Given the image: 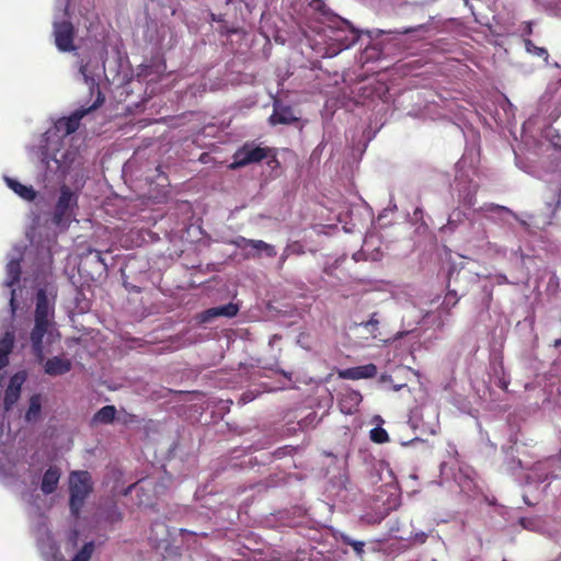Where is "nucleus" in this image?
I'll return each instance as SVG.
<instances>
[{"instance_id": "1", "label": "nucleus", "mask_w": 561, "mask_h": 561, "mask_svg": "<svg viewBox=\"0 0 561 561\" xmlns=\"http://www.w3.org/2000/svg\"><path fill=\"white\" fill-rule=\"evenodd\" d=\"M58 142L51 141L53 150H48V144L45 151L42 153V162L45 164L47 173H62L68 172L78 159V153L75 150L67 149L62 152L57 148Z\"/></svg>"}, {"instance_id": "2", "label": "nucleus", "mask_w": 561, "mask_h": 561, "mask_svg": "<svg viewBox=\"0 0 561 561\" xmlns=\"http://www.w3.org/2000/svg\"><path fill=\"white\" fill-rule=\"evenodd\" d=\"M70 508L78 514L85 497L92 491L91 476L87 471H73L69 477Z\"/></svg>"}, {"instance_id": "3", "label": "nucleus", "mask_w": 561, "mask_h": 561, "mask_svg": "<svg viewBox=\"0 0 561 561\" xmlns=\"http://www.w3.org/2000/svg\"><path fill=\"white\" fill-rule=\"evenodd\" d=\"M95 105L91 106L89 110H79L76 111L69 117H64L57 121L55 128L50 129L46 133V141L48 142V150H53L51 141L59 142L60 136H68L76 131L79 127L80 119Z\"/></svg>"}, {"instance_id": "4", "label": "nucleus", "mask_w": 561, "mask_h": 561, "mask_svg": "<svg viewBox=\"0 0 561 561\" xmlns=\"http://www.w3.org/2000/svg\"><path fill=\"white\" fill-rule=\"evenodd\" d=\"M331 31L333 33L331 39L336 43V48H333L332 55L351 47L359 38L358 32L346 20L336 21L335 28L331 27Z\"/></svg>"}, {"instance_id": "5", "label": "nucleus", "mask_w": 561, "mask_h": 561, "mask_svg": "<svg viewBox=\"0 0 561 561\" xmlns=\"http://www.w3.org/2000/svg\"><path fill=\"white\" fill-rule=\"evenodd\" d=\"M267 157V149L254 144H245L233 154V161L229 165L231 170L260 162Z\"/></svg>"}, {"instance_id": "6", "label": "nucleus", "mask_w": 561, "mask_h": 561, "mask_svg": "<svg viewBox=\"0 0 561 561\" xmlns=\"http://www.w3.org/2000/svg\"><path fill=\"white\" fill-rule=\"evenodd\" d=\"M38 549L46 561H64L50 533L43 524L36 530Z\"/></svg>"}, {"instance_id": "7", "label": "nucleus", "mask_w": 561, "mask_h": 561, "mask_svg": "<svg viewBox=\"0 0 561 561\" xmlns=\"http://www.w3.org/2000/svg\"><path fill=\"white\" fill-rule=\"evenodd\" d=\"M54 36L57 48L61 51H71L75 49L72 44L73 27L69 22H54Z\"/></svg>"}, {"instance_id": "8", "label": "nucleus", "mask_w": 561, "mask_h": 561, "mask_svg": "<svg viewBox=\"0 0 561 561\" xmlns=\"http://www.w3.org/2000/svg\"><path fill=\"white\" fill-rule=\"evenodd\" d=\"M53 334V327L35 323L34 329L31 332V342H32V350L35 356L38 358V360L44 359V346H43V339L45 335H47V339L49 340Z\"/></svg>"}, {"instance_id": "9", "label": "nucleus", "mask_w": 561, "mask_h": 561, "mask_svg": "<svg viewBox=\"0 0 561 561\" xmlns=\"http://www.w3.org/2000/svg\"><path fill=\"white\" fill-rule=\"evenodd\" d=\"M76 195L68 187H61L60 196L55 210V219L58 225H60L64 218L68 216V211L73 205H76Z\"/></svg>"}, {"instance_id": "10", "label": "nucleus", "mask_w": 561, "mask_h": 561, "mask_svg": "<svg viewBox=\"0 0 561 561\" xmlns=\"http://www.w3.org/2000/svg\"><path fill=\"white\" fill-rule=\"evenodd\" d=\"M35 323L53 327V306L47 299L44 290H39L37 293Z\"/></svg>"}, {"instance_id": "11", "label": "nucleus", "mask_w": 561, "mask_h": 561, "mask_svg": "<svg viewBox=\"0 0 561 561\" xmlns=\"http://www.w3.org/2000/svg\"><path fill=\"white\" fill-rule=\"evenodd\" d=\"M25 379H26V374L23 371L16 373L10 379V383L8 386V389L5 391V397H4V407L7 410L11 409V407L20 398L21 388H22V385L24 383Z\"/></svg>"}, {"instance_id": "12", "label": "nucleus", "mask_w": 561, "mask_h": 561, "mask_svg": "<svg viewBox=\"0 0 561 561\" xmlns=\"http://www.w3.org/2000/svg\"><path fill=\"white\" fill-rule=\"evenodd\" d=\"M101 72L102 67H100L98 62L89 61L80 67L82 80L91 93H93L94 89L98 88V79L101 76Z\"/></svg>"}, {"instance_id": "13", "label": "nucleus", "mask_w": 561, "mask_h": 561, "mask_svg": "<svg viewBox=\"0 0 561 561\" xmlns=\"http://www.w3.org/2000/svg\"><path fill=\"white\" fill-rule=\"evenodd\" d=\"M15 254L12 255L5 266V279L4 285L7 287H12L19 279L21 274L20 260L22 256L21 249L14 248Z\"/></svg>"}, {"instance_id": "14", "label": "nucleus", "mask_w": 561, "mask_h": 561, "mask_svg": "<svg viewBox=\"0 0 561 561\" xmlns=\"http://www.w3.org/2000/svg\"><path fill=\"white\" fill-rule=\"evenodd\" d=\"M550 463L551 460H546L534 465L524 476L526 482L531 484L547 480L550 474Z\"/></svg>"}, {"instance_id": "15", "label": "nucleus", "mask_w": 561, "mask_h": 561, "mask_svg": "<svg viewBox=\"0 0 561 561\" xmlns=\"http://www.w3.org/2000/svg\"><path fill=\"white\" fill-rule=\"evenodd\" d=\"M239 311V308L234 304H228L220 307L210 308L199 314L201 322H209L216 317H234Z\"/></svg>"}, {"instance_id": "16", "label": "nucleus", "mask_w": 561, "mask_h": 561, "mask_svg": "<svg viewBox=\"0 0 561 561\" xmlns=\"http://www.w3.org/2000/svg\"><path fill=\"white\" fill-rule=\"evenodd\" d=\"M377 374V367L374 364H367L354 368H348L340 373V376L346 379L357 380L371 378Z\"/></svg>"}, {"instance_id": "17", "label": "nucleus", "mask_w": 561, "mask_h": 561, "mask_svg": "<svg viewBox=\"0 0 561 561\" xmlns=\"http://www.w3.org/2000/svg\"><path fill=\"white\" fill-rule=\"evenodd\" d=\"M71 369V362L67 358L55 356L49 358L45 365L44 370L47 375L58 376L68 373Z\"/></svg>"}, {"instance_id": "18", "label": "nucleus", "mask_w": 561, "mask_h": 561, "mask_svg": "<svg viewBox=\"0 0 561 561\" xmlns=\"http://www.w3.org/2000/svg\"><path fill=\"white\" fill-rule=\"evenodd\" d=\"M61 472L57 467H49L43 474L41 490L44 494L53 493L59 483Z\"/></svg>"}, {"instance_id": "19", "label": "nucleus", "mask_w": 561, "mask_h": 561, "mask_svg": "<svg viewBox=\"0 0 561 561\" xmlns=\"http://www.w3.org/2000/svg\"><path fill=\"white\" fill-rule=\"evenodd\" d=\"M297 117L293 113L290 107L282 106L278 102L274 103V113L270 116V124H290L295 122Z\"/></svg>"}, {"instance_id": "20", "label": "nucleus", "mask_w": 561, "mask_h": 561, "mask_svg": "<svg viewBox=\"0 0 561 561\" xmlns=\"http://www.w3.org/2000/svg\"><path fill=\"white\" fill-rule=\"evenodd\" d=\"M360 401L362 396L359 392L355 390H348L342 396L340 400L341 411L345 414H352L353 411L359 405Z\"/></svg>"}, {"instance_id": "21", "label": "nucleus", "mask_w": 561, "mask_h": 561, "mask_svg": "<svg viewBox=\"0 0 561 561\" xmlns=\"http://www.w3.org/2000/svg\"><path fill=\"white\" fill-rule=\"evenodd\" d=\"M250 248L253 249V252L247 253V257H260L262 254L274 257L277 254L275 247L263 240H252Z\"/></svg>"}, {"instance_id": "22", "label": "nucleus", "mask_w": 561, "mask_h": 561, "mask_svg": "<svg viewBox=\"0 0 561 561\" xmlns=\"http://www.w3.org/2000/svg\"><path fill=\"white\" fill-rule=\"evenodd\" d=\"M43 397L41 394H34L30 399L28 408L25 412V420L28 423L36 422L41 417Z\"/></svg>"}, {"instance_id": "23", "label": "nucleus", "mask_w": 561, "mask_h": 561, "mask_svg": "<svg viewBox=\"0 0 561 561\" xmlns=\"http://www.w3.org/2000/svg\"><path fill=\"white\" fill-rule=\"evenodd\" d=\"M5 181L8 186L12 188L23 199L33 201L35 198L36 192L33 190L32 186H25L19 183L18 181L9 178H7Z\"/></svg>"}, {"instance_id": "24", "label": "nucleus", "mask_w": 561, "mask_h": 561, "mask_svg": "<svg viewBox=\"0 0 561 561\" xmlns=\"http://www.w3.org/2000/svg\"><path fill=\"white\" fill-rule=\"evenodd\" d=\"M116 414L114 405H105L100 409L93 416V423L95 424H108L111 423Z\"/></svg>"}, {"instance_id": "25", "label": "nucleus", "mask_w": 561, "mask_h": 561, "mask_svg": "<svg viewBox=\"0 0 561 561\" xmlns=\"http://www.w3.org/2000/svg\"><path fill=\"white\" fill-rule=\"evenodd\" d=\"M423 30H425L424 25H417V26L407 27V28H402V30L387 31V34H411V33H416V32L423 31ZM367 34L371 38H378L381 34H386V31L376 28L373 31H367Z\"/></svg>"}, {"instance_id": "26", "label": "nucleus", "mask_w": 561, "mask_h": 561, "mask_svg": "<svg viewBox=\"0 0 561 561\" xmlns=\"http://www.w3.org/2000/svg\"><path fill=\"white\" fill-rule=\"evenodd\" d=\"M94 551V543L92 541L84 543V546L76 553L72 561H90Z\"/></svg>"}, {"instance_id": "27", "label": "nucleus", "mask_w": 561, "mask_h": 561, "mask_svg": "<svg viewBox=\"0 0 561 561\" xmlns=\"http://www.w3.org/2000/svg\"><path fill=\"white\" fill-rule=\"evenodd\" d=\"M524 44H525V49L527 50V53L543 57L545 59L548 58V53L543 47L536 46L529 39H525Z\"/></svg>"}, {"instance_id": "28", "label": "nucleus", "mask_w": 561, "mask_h": 561, "mask_svg": "<svg viewBox=\"0 0 561 561\" xmlns=\"http://www.w3.org/2000/svg\"><path fill=\"white\" fill-rule=\"evenodd\" d=\"M370 438L375 443H386L389 440L388 433L382 427H375L370 431Z\"/></svg>"}, {"instance_id": "29", "label": "nucleus", "mask_w": 561, "mask_h": 561, "mask_svg": "<svg viewBox=\"0 0 561 561\" xmlns=\"http://www.w3.org/2000/svg\"><path fill=\"white\" fill-rule=\"evenodd\" d=\"M520 525L525 529H529V530H539L540 529L539 520L533 519V518H522Z\"/></svg>"}, {"instance_id": "30", "label": "nucleus", "mask_w": 561, "mask_h": 561, "mask_svg": "<svg viewBox=\"0 0 561 561\" xmlns=\"http://www.w3.org/2000/svg\"><path fill=\"white\" fill-rule=\"evenodd\" d=\"M253 239H247L244 237H238L231 243L236 245L239 249H247L248 247H251V242Z\"/></svg>"}, {"instance_id": "31", "label": "nucleus", "mask_w": 561, "mask_h": 561, "mask_svg": "<svg viewBox=\"0 0 561 561\" xmlns=\"http://www.w3.org/2000/svg\"><path fill=\"white\" fill-rule=\"evenodd\" d=\"M560 88H561V80H559L558 82H552L547 88V94H549L552 98L558 94Z\"/></svg>"}, {"instance_id": "32", "label": "nucleus", "mask_w": 561, "mask_h": 561, "mask_svg": "<svg viewBox=\"0 0 561 561\" xmlns=\"http://www.w3.org/2000/svg\"><path fill=\"white\" fill-rule=\"evenodd\" d=\"M426 538H427V535H426L425 533H423V531H421V533H416V534H414V536H413V540H414L415 542H419V543H423V542H425Z\"/></svg>"}, {"instance_id": "33", "label": "nucleus", "mask_w": 561, "mask_h": 561, "mask_svg": "<svg viewBox=\"0 0 561 561\" xmlns=\"http://www.w3.org/2000/svg\"><path fill=\"white\" fill-rule=\"evenodd\" d=\"M378 320L375 319L374 317L370 318V320H368L367 322L363 323L364 327L366 328H369V327H373V328H376L378 325Z\"/></svg>"}, {"instance_id": "34", "label": "nucleus", "mask_w": 561, "mask_h": 561, "mask_svg": "<svg viewBox=\"0 0 561 561\" xmlns=\"http://www.w3.org/2000/svg\"><path fill=\"white\" fill-rule=\"evenodd\" d=\"M352 546H353V548H354V550H355L356 552H358V553H359V552H362V551H363V547H364V543H363V542L355 541V542H353V543H352Z\"/></svg>"}, {"instance_id": "35", "label": "nucleus", "mask_w": 561, "mask_h": 561, "mask_svg": "<svg viewBox=\"0 0 561 561\" xmlns=\"http://www.w3.org/2000/svg\"><path fill=\"white\" fill-rule=\"evenodd\" d=\"M10 307H11V312L13 314L15 312L14 289L11 290Z\"/></svg>"}, {"instance_id": "36", "label": "nucleus", "mask_w": 561, "mask_h": 561, "mask_svg": "<svg viewBox=\"0 0 561 561\" xmlns=\"http://www.w3.org/2000/svg\"><path fill=\"white\" fill-rule=\"evenodd\" d=\"M289 252H290L289 247H288V248H286V249L284 250V253H283V255H282V257H280L282 263H284V262H285V260L288 257Z\"/></svg>"}, {"instance_id": "37", "label": "nucleus", "mask_w": 561, "mask_h": 561, "mask_svg": "<svg viewBox=\"0 0 561 561\" xmlns=\"http://www.w3.org/2000/svg\"><path fill=\"white\" fill-rule=\"evenodd\" d=\"M490 208H491V209H500V210L508 211V209H506L505 207H502V206L491 205V206H490Z\"/></svg>"}, {"instance_id": "38", "label": "nucleus", "mask_w": 561, "mask_h": 561, "mask_svg": "<svg viewBox=\"0 0 561 561\" xmlns=\"http://www.w3.org/2000/svg\"><path fill=\"white\" fill-rule=\"evenodd\" d=\"M58 2L61 3L62 5H67L68 0H58Z\"/></svg>"}, {"instance_id": "39", "label": "nucleus", "mask_w": 561, "mask_h": 561, "mask_svg": "<svg viewBox=\"0 0 561 561\" xmlns=\"http://www.w3.org/2000/svg\"><path fill=\"white\" fill-rule=\"evenodd\" d=\"M402 387H403V386H396V387H394V389H396V390H399V389H401Z\"/></svg>"}, {"instance_id": "40", "label": "nucleus", "mask_w": 561, "mask_h": 561, "mask_svg": "<svg viewBox=\"0 0 561 561\" xmlns=\"http://www.w3.org/2000/svg\"><path fill=\"white\" fill-rule=\"evenodd\" d=\"M561 344V341H556V346H559Z\"/></svg>"}, {"instance_id": "41", "label": "nucleus", "mask_w": 561, "mask_h": 561, "mask_svg": "<svg viewBox=\"0 0 561 561\" xmlns=\"http://www.w3.org/2000/svg\"><path fill=\"white\" fill-rule=\"evenodd\" d=\"M353 259L357 261L358 260L357 254H354Z\"/></svg>"}]
</instances>
